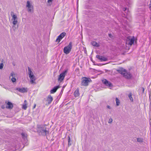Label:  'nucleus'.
I'll return each mask as SVG.
<instances>
[{
  "label": "nucleus",
  "instance_id": "nucleus-36",
  "mask_svg": "<svg viewBox=\"0 0 151 151\" xmlns=\"http://www.w3.org/2000/svg\"><path fill=\"white\" fill-rule=\"evenodd\" d=\"M127 9L126 8H125L123 9L124 11H126Z\"/></svg>",
  "mask_w": 151,
  "mask_h": 151
},
{
  "label": "nucleus",
  "instance_id": "nucleus-5",
  "mask_svg": "<svg viewBox=\"0 0 151 151\" xmlns=\"http://www.w3.org/2000/svg\"><path fill=\"white\" fill-rule=\"evenodd\" d=\"M66 33L65 32H63L61 33L56 39V42H58V43H59L60 42L61 40L66 35Z\"/></svg>",
  "mask_w": 151,
  "mask_h": 151
},
{
  "label": "nucleus",
  "instance_id": "nucleus-39",
  "mask_svg": "<svg viewBox=\"0 0 151 151\" xmlns=\"http://www.w3.org/2000/svg\"><path fill=\"white\" fill-rule=\"evenodd\" d=\"M16 150V149L14 147H13V151H15V150Z\"/></svg>",
  "mask_w": 151,
  "mask_h": 151
},
{
  "label": "nucleus",
  "instance_id": "nucleus-21",
  "mask_svg": "<svg viewBox=\"0 0 151 151\" xmlns=\"http://www.w3.org/2000/svg\"><path fill=\"white\" fill-rule=\"evenodd\" d=\"M27 101L25 100L24 101V104L22 106V108L24 110L26 109L27 108Z\"/></svg>",
  "mask_w": 151,
  "mask_h": 151
},
{
  "label": "nucleus",
  "instance_id": "nucleus-15",
  "mask_svg": "<svg viewBox=\"0 0 151 151\" xmlns=\"http://www.w3.org/2000/svg\"><path fill=\"white\" fill-rule=\"evenodd\" d=\"M126 70L123 68H120L117 70V71L120 73L124 75V73L126 71Z\"/></svg>",
  "mask_w": 151,
  "mask_h": 151
},
{
  "label": "nucleus",
  "instance_id": "nucleus-28",
  "mask_svg": "<svg viewBox=\"0 0 151 151\" xmlns=\"http://www.w3.org/2000/svg\"><path fill=\"white\" fill-rule=\"evenodd\" d=\"M11 80L13 83H14L16 81V79L15 78L12 77L11 79Z\"/></svg>",
  "mask_w": 151,
  "mask_h": 151
},
{
  "label": "nucleus",
  "instance_id": "nucleus-9",
  "mask_svg": "<svg viewBox=\"0 0 151 151\" xmlns=\"http://www.w3.org/2000/svg\"><path fill=\"white\" fill-rule=\"evenodd\" d=\"M96 58L101 61H106L108 60V59L106 58L99 55H96Z\"/></svg>",
  "mask_w": 151,
  "mask_h": 151
},
{
  "label": "nucleus",
  "instance_id": "nucleus-10",
  "mask_svg": "<svg viewBox=\"0 0 151 151\" xmlns=\"http://www.w3.org/2000/svg\"><path fill=\"white\" fill-rule=\"evenodd\" d=\"M29 77L30 78V82L31 84H36L35 82V81L36 80V78L35 76L34 75H32L29 76Z\"/></svg>",
  "mask_w": 151,
  "mask_h": 151
},
{
  "label": "nucleus",
  "instance_id": "nucleus-37",
  "mask_svg": "<svg viewBox=\"0 0 151 151\" xmlns=\"http://www.w3.org/2000/svg\"><path fill=\"white\" fill-rule=\"evenodd\" d=\"M14 75V74H13V73H11V76L13 77Z\"/></svg>",
  "mask_w": 151,
  "mask_h": 151
},
{
  "label": "nucleus",
  "instance_id": "nucleus-14",
  "mask_svg": "<svg viewBox=\"0 0 151 151\" xmlns=\"http://www.w3.org/2000/svg\"><path fill=\"white\" fill-rule=\"evenodd\" d=\"M59 86H55L50 91V92L51 93H54L56 92L57 90L60 88Z\"/></svg>",
  "mask_w": 151,
  "mask_h": 151
},
{
  "label": "nucleus",
  "instance_id": "nucleus-2",
  "mask_svg": "<svg viewBox=\"0 0 151 151\" xmlns=\"http://www.w3.org/2000/svg\"><path fill=\"white\" fill-rule=\"evenodd\" d=\"M72 47V42H70L68 45L65 47L63 48V52L66 54H69L71 51Z\"/></svg>",
  "mask_w": 151,
  "mask_h": 151
},
{
  "label": "nucleus",
  "instance_id": "nucleus-38",
  "mask_svg": "<svg viewBox=\"0 0 151 151\" xmlns=\"http://www.w3.org/2000/svg\"><path fill=\"white\" fill-rule=\"evenodd\" d=\"M1 108L3 109H4L5 108V107H4V106L2 105L1 106Z\"/></svg>",
  "mask_w": 151,
  "mask_h": 151
},
{
  "label": "nucleus",
  "instance_id": "nucleus-19",
  "mask_svg": "<svg viewBox=\"0 0 151 151\" xmlns=\"http://www.w3.org/2000/svg\"><path fill=\"white\" fill-rule=\"evenodd\" d=\"M91 43L92 45L93 46L96 47H99L100 46L99 44L95 41L92 42Z\"/></svg>",
  "mask_w": 151,
  "mask_h": 151
},
{
  "label": "nucleus",
  "instance_id": "nucleus-25",
  "mask_svg": "<svg viewBox=\"0 0 151 151\" xmlns=\"http://www.w3.org/2000/svg\"><path fill=\"white\" fill-rule=\"evenodd\" d=\"M31 6V5L29 1H27V7L30 8Z\"/></svg>",
  "mask_w": 151,
  "mask_h": 151
},
{
  "label": "nucleus",
  "instance_id": "nucleus-44",
  "mask_svg": "<svg viewBox=\"0 0 151 151\" xmlns=\"http://www.w3.org/2000/svg\"><path fill=\"white\" fill-rule=\"evenodd\" d=\"M149 97H150V96H149Z\"/></svg>",
  "mask_w": 151,
  "mask_h": 151
},
{
  "label": "nucleus",
  "instance_id": "nucleus-8",
  "mask_svg": "<svg viewBox=\"0 0 151 151\" xmlns=\"http://www.w3.org/2000/svg\"><path fill=\"white\" fill-rule=\"evenodd\" d=\"M5 103L6 104V108L9 109H12L13 105L12 102L9 101H8L7 102L6 101Z\"/></svg>",
  "mask_w": 151,
  "mask_h": 151
},
{
  "label": "nucleus",
  "instance_id": "nucleus-11",
  "mask_svg": "<svg viewBox=\"0 0 151 151\" xmlns=\"http://www.w3.org/2000/svg\"><path fill=\"white\" fill-rule=\"evenodd\" d=\"M123 76L124 77L127 79H130L132 77V75L130 73V72H127V70L124 73Z\"/></svg>",
  "mask_w": 151,
  "mask_h": 151
},
{
  "label": "nucleus",
  "instance_id": "nucleus-30",
  "mask_svg": "<svg viewBox=\"0 0 151 151\" xmlns=\"http://www.w3.org/2000/svg\"><path fill=\"white\" fill-rule=\"evenodd\" d=\"M3 63H1L0 64V69H2L3 67Z\"/></svg>",
  "mask_w": 151,
  "mask_h": 151
},
{
  "label": "nucleus",
  "instance_id": "nucleus-41",
  "mask_svg": "<svg viewBox=\"0 0 151 151\" xmlns=\"http://www.w3.org/2000/svg\"><path fill=\"white\" fill-rule=\"evenodd\" d=\"M35 106H36V104H35V105H34V106L33 107V109L35 108Z\"/></svg>",
  "mask_w": 151,
  "mask_h": 151
},
{
  "label": "nucleus",
  "instance_id": "nucleus-7",
  "mask_svg": "<svg viewBox=\"0 0 151 151\" xmlns=\"http://www.w3.org/2000/svg\"><path fill=\"white\" fill-rule=\"evenodd\" d=\"M102 82L104 85L107 86L111 87L112 86V83L106 79H104L102 80Z\"/></svg>",
  "mask_w": 151,
  "mask_h": 151
},
{
  "label": "nucleus",
  "instance_id": "nucleus-4",
  "mask_svg": "<svg viewBox=\"0 0 151 151\" xmlns=\"http://www.w3.org/2000/svg\"><path fill=\"white\" fill-rule=\"evenodd\" d=\"M67 72V70H65L60 73L58 77V81L60 82L62 81L64 79L66 74Z\"/></svg>",
  "mask_w": 151,
  "mask_h": 151
},
{
  "label": "nucleus",
  "instance_id": "nucleus-35",
  "mask_svg": "<svg viewBox=\"0 0 151 151\" xmlns=\"http://www.w3.org/2000/svg\"><path fill=\"white\" fill-rule=\"evenodd\" d=\"M142 93H144L145 89L143 87L142 88Z\"/></svg>",
  "mask_w": 151,
  "mask_h": 151
},
{
  "label": "nucleus",
  "instance_id": "nucleus-27",
  "mask_svg": "<svg viewBox=\"0 0 151 151\" xmlns=\"http://www.w3.org/2000/svg\"><path fill=\"white\" fill-rule=\"evenodd\" d=\"M137 141L139 142H143L142 139L141 138H137Z\"/></svg>",
  "mask_w": 151,
  "mask_h": 151
},
{
  "label": "nucleus",
  "instance_id": "nucleus-32",
  "mask_svg": "<svg viewBox=\"0 0 151 151\" xmlns=\"http://www.w3.org/2000/svg\"><path fill=\"white\" fill-rule=\"evenodd\" d=\"M109 36L111 38H112V37H113V36L111 34H109Z\"/></svg>",
  "mask_w": 151,
  "mask_h": 151
},
{
  "label": "nucleus",
  "instance_id": "nucleus-31",
  "mask_svg": "<svg viewBox=\"0 0 151 151\" xmlns=\"http://www.w3.org/2000/svg\"><path fill=\"white\" fill-rule=\"evenodd\" d=\"M112 120H112V119L111 118L109 119V121L108 122V123H109V124L111 123L112 122Z\"/></svg>",
  "mask_w": 151,
  "mask_h": 151
},
{
  "label": "nucleus",
  "instance_id": "nucleus-33",
  "mask_svg": "<svg viewBox=\"0 0 151 151\" xmlns=\"http://www.w3.org/2000/svg\"><path fill=\"white\" fill-rule=\"evenodd\" d=\"M53 0H48L47 2L50 4V2H52Z\"/></svg>",
  "mask_w": 151,
  "mask_h": 151
},
{
  "label": "nucleus",
  "instance_id": "nucleus-34",
  "mask_svg": "<svg viewBox=\"0 0 151 151\" xmlns=\"http://www.w3.org/2000/svg\"><path fill=\"white\" fill-rule=\"evenodd\" d=\"M107 108L109 109H111V107L109 106V105H107Z\"/></svg>",
  "mask_w": 151,
  "mask_h": 151
},
{
  "label": "nucleus",
  "instance_id": "nucleus-17",
  "mask_svg": "<svg viewBox=\"0 0 151 151\" xmlns=\"http://www.w3.org/2000/svg\"><path fill=\"white\" fill-rule=\"evenodd\" d=\"M74 94L75 97H78L79 96V93L78 88H77L75 91Z\"/></svg>",
  "mask_w": 151,
  "mask_h": 151
},
{
  "label": "nucleus",
  "instance_id": "nucleus-3",
  "mask_svg": "<svg viewBox=\"0 0 151 151\" xmlns=\"http://www.w3.org/2000/svg\"><path fill=\"white\" fill-rule=\"evenodd\" d=\"M91 80L90 78L86 77H83L81 82V85L85 86H88V83Z\"/></svg>",
  "mask_w": 151,
  "mask_h": 151
},
{
  "label": "nucleus",
  "instance_id": "nucleus-43",
  "mask_svg": "<svg viewBox=\"0 0 151 151\" xmlns=\"http://www.w3.org/2000/svg\"><path fill=\"white\" fill-rule=\"evenodd\" d=\"M64 87V86H63V88Z\"/></svg>",
  "mask_w": 151,
  "mask_h": 151
},
{
  "label": "nucleus",
  "instance_id": "nucleus-22",
  "mask_svg": "<svg viewBox=\"0 0 151 151\" xmlns=\"http://www.w3.org/2000/svg\"><path fill=\"white\" fill-rule=\"evenodd\" d=\"M132 96V93H130L128 95V97H129V99L132 102L133 101V99Z\"/></svg>",
  "mask_w": 151,
  "mask_h": 151
},
{
  "label": "nucleus",
  "instance_id": "nucleus-12",
  "mask_svg": "<svg viewBox=\"0 0 151 151\" xmlns=\"http://www.w3.org/2000/svg\"><path fill=\"white\" fill-rule=\"evenodd\" d=\"M16 90L21 93L27 92V88H16Z\"/></svg>",
  "mask_w": 151,
  "mask_h": 151
},
{
  "label": "nucleus",
  "instance_id": "nucleus-23",
  "mask_svg": "<svg viewBox=\"0 0 151 151\" xmlns=\"http://www.w3.org/2000/svg\"><path fill=\"white\" fill-rule=\"evenodd\" d=\"M116 105L117 106H118L120 104V101L117 98H116Z\"/></svg>",
  "mask_w": 151,
  "mask_h": 151
},
{
  "label": "nucleus",
  "instance_id": "nucleus-20",
  "mask_svg": "<svg viewBox=\"0 0 151 151\" xmlns=\"http://www.w3.org/2000/svg\"><path fill=\"white\" fill-rule=\"evenodd\" d=\"M28 74L29 75V76H31L32 75H33V73L32 71L31 70V69L29 67H28Z\"/></svg>",
  "mask_w": 151,
  "mask_h": 151
},
{
  "label": "nucleus",
  "instance_id": "nucleus-24",
  "mask_svg": "<svg viewBox=\"0 0 151 151\" xmlns=\"http://www.w3.org/2000/svg\"><path fill=\"white\" fill-rule=\"evenodd\" d=\"M17 20H14L13 22V27H14L17 24Z\"/></svg>",
  "mask_w": 151,
  "mask_h": 151
},
{
  "label": "nucleus",
  "instance_id": "nucleus-6",
  "mask_svg": "<svg viewBox=\"0 0 151 151\" xmlns=\"http://www.w3.org/2000/svg\"><path fill=\"white\" fill-rule=\"evenodd\" d=\"M21 135L22 137V141L23 143H24L26 145V143L28 141L27 138V134L25 133H21Z\"/></svg>",
  "mask_w": 151,
  "mask_h": 151
},
{
  "label": "nucleus",
  "instance_id": "nucleus-42",
  "mask_svg": "<svg viewBox=\"0 0 151 151\" xmlns=\"http://www.w3.org/2000/svg\"><path fill=\"white\" fill-rule=\"evenodd\" d=\"M63 89L61 91L60 93H61L62 92H63Z\"/></svg>",
  "mask_w": 151,
  "mask_h": 151
},
{
  "label": "nucleus",
  "instance_id": "nucleus-18",
  "mask_svg": "<svg viewBox=\"0 0 151 151\" xmlns=\"http://www.w3.org/2000/svg\"><path fill=\"white\" fill-rule=\"evenodd\" d=\"M14 13V12H11V15L12 16V20L13 19L14 20H17V16L15 14H13L12 15V14Z\"/></svg>",
  "mask_w": 151,
  "mask_h": 151
},
{
  "label": "nucleus",
  "instance_id": "nucleus-16",
  "mask_svg": "<svg viewBox=\"0 0 151 151\" xmlns=\"http://www.w3.org/2000/svg\"><path fill=\"white\" fill-rule=\"evenodd\" d=\"M47 101L48 102V104H50L53 100L52 97L50 95H49L47 99Z\"/></svg>",
  "mask_w": 151,
  "mask_h": 151
},
{
  "label": "nucleus",
  "instance_id": "nucleus-40",
  "mask_svg": "<svg viewBox=\"0 0 151 151\" xmlns=\"http://www.w3.org/2000/svg\"><path fill=\"white\" fill-rule=\"evenodd\" d=\"M102 65V64H101V63H99L98 65V66H101Z\"/></svg>",
  "mask_w": 151,
  "mask_h": 151
},
{
  "label": "nucleus",
  "instance_id": "nucleus-1",
  "mask_svg": "<svg viewBox=\"0 0 151 151\" xmlns=\"http://www.w3.org/2000/svg\"><path fill=\"white\" fill-rule=\"evenodd\" d=\"M37 130L39 135L45 136L49 134V131L46 129L45 127L42 125H37Z\"/></svg>",
  "mask_w": 151,
  "mask_h": 151
},
{
  "label": "nucleus",
  "instance_id": "nucleus-13",
  "mask_svg": "<svg viewBox=\"0 0 151 151\" xmlns=\"http://www.w3.org/2000/svg\"><path fill=\"white\" fill-rule=\"evenodd\" d=\"M134 37H133L131 38V39H129V40L127 41L126 43L127 44L128 43V44L131 45L134 43Z\"/></svg>",
  "mask_w": 151,
  "mask_h": 151
},
{
  "label": "nucleus",
  "instance_id": "nucleus-26",
  "mask_svg": "<svg viewBox=\"0 0 151 151\" xmlns=\"http://www.w3.org/2000/svg\"><path fill=\"white\" fill-rule=\"evenodd\" d=\"M68 146H70L71 145V144L70 143V137L69 136H68Z\"/></svg>",
  "mask_w": 151,
  "mask_h": 151
},
{
  "label": "nucleus",
  "instance_id": "nucleus-29",
  "mask_svg": "<svg viewBox=\"0 0 151 151\" xmlns=\"http://www.w3.org/2000/svg\"><path fill=\"white\" fill-rule=\"evenodd\" d=\"M32 7L31 6L30 8H28V11L31 12L32 11Z\"/></svg>",
  "mask_w": 151,
  "mask_h": 151
}]
</instances>
